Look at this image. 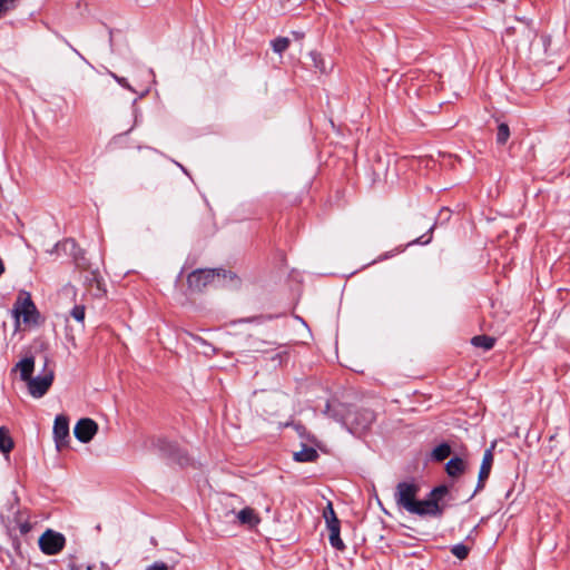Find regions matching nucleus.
I'll return each instance as SVG.
<instances>
[{
	"mask_svg": "<svg viewBox=\"0 0 570 570\" xmlns=\"http://www.w3.org/2000/svg\"><path fill=\"white\" fill-rule=\"evenodd\" d=\"M325 412L356 436L364 434L375 421L374 412L368 409H336L328 403Z\"/></svg>",
	"mask_w": 570,
	"mask_h": 570,
	"instance_id": "nucleus-1",
	"label": "nucleus"
},
{
	"mask_svg": "<svg viewBox=\"0 0 570 570\" xmlns=\"http://www.w3.org/2000/svg\"><path fill=\"white\" fill-rule=\"evenodd\" d=\"M227 277L230 281L236 278L235 275L230 272L227 273L225 269H197L188 275L187 284L190 289L200 292L209 285L224 286Z\"/></svg>",
	"mask_w": 570,
	"mask_h": 570,
	"instance_id": "nucleus-2",
	"label": "nucleus"
},
{
	"mask_svg": "<svg viewBox=\"0 0 570 570\" xmlns=\"http://www.w3.org/2000/svg\"><path fill=\"white\" fill-rule=\"evenodd\" d=\"M48 360L46 358L45 365H43V373L31 377L28 383V391L31 396L36 399L42 397L49 390V387L52 385L53 382V371L47 370Z\"/></svg>",
	"mask_w": 570,
	"mask_h": 570,
	"instance_id": "nucleus-3",
	"label": "nucleus"
},
{
	"mask_svg": "<svg viewBox=\"0 0 570 570\" xmlns=\"http://www.w3.org/2000/svg\"><path fill=\"white\" fill-rule=\"evenodd\" d=\"M419 487L414 482H400L396 485L395 501L396 504L405 509L409 513L414 508Z\"/></svg>",
	"mask_w": 570,
	"mask_h": 570,
	"instance_id": "nucleus-4",
	"label": "nucleus"
},
{
	"mask_svg": "<svg viewBox=\"0 0 570 570\" xmlns=\"http://www.w3.org/2000/svg\"><path fill=\"white\" fill-rule=\"evenodd\" d=\"M65 543L66 538L63 534L50 529L46 530L39 538V548L45 554L48 556L59 553L63 549Z\"/></svg>",
	"mask_w": 570,
	"mask_h": 570,
	"instance_id": "nucleus-5",
	"label": "nucleus"
},
{
	"mask_svg": "<svg viewBox=\"0 0 570 570\" xmlns=\"http://www.w3.org/2000/svg\"><path fill=\"white\" fill-rule=\"evenodd\" d=\"M445 507L441 503L435 502L429 494L424 500H415L414 508H412V514L420 517H434L441 518L444 513Z\"/></svg>",
	"mask_w": 570,
	"mask_h": 570,
	"instance_id": "nucleus-6",
	"label": "nucleus"
},
{
	"mask_svg": "<svg viewBox=\"0 0 570 570\" xmlns=\"http://www.w3.org/2000/svg\"><path fill=\"white\" fill-rule=\"evenodd\" d=\"M13 313L17 320L22 316L24 323H30L33 321V316L37 315L38 312L29 293L21 292L18 295L13 306Z\"/></svg>",
	"mask_w": 570,
	"mask_h": 570,
	"instance_id": "nucleus-7",
	"label": "nucleus"
},
{
	"mask_svg": "<svg viewBox=\"0 0 570 570\" xmlns=\"http://www.w3.org/2000/svg\"><path fill=\"white\" fill-rule=\"evenodd\" d=\"M53 440L56 448L60 451L67 446L70 440L69 420L66 415H57L53 423Z\"/></svg>",
	"mask_w": 570,
	"mask_h": 570,
	"instance_id": "nucleus-8",
	"label": "nucleus"
},
{
	"mask_svg": "<svg viewBox=\"0 0 570 570\" xmlns=\"http://www.w3.org/2000/svg\"><path fill=\"white\" fill-rule=\"evenodd\" d=\"M494 446H495V443H492L491 446L489 449H487L483 454V459H482L480 471H479L476 488H475L474 492L470 495L468 501L471 500L475 495L476 492H479L480 490H482L484 488V482L489 478L491 469H492V464H493Z\"/></svg>",
	"mask_w": 570,
	"mask_h": 570,
	"instance_id": "nucleus-9",
	"label": "nucleus"
},
{
	"mask_svg": "<svg viewBox=\"0 0 570 570\" xmlns=\"http://www.w3.org/2000/svg\"><path fill=\"white\" fill-rule=\"evenodd\" d=\"M97 431H98L97 423L91 419L85 417V419H80L77 422V424L73 429V434H75V438L79 442L88 443L89 441L92 440V438L95 436Z\"/></svg>",
	"mask_w": 570,
	"mask_h": 570,
	"instance_id": "nucleus-10",
	"label": "nucleus"
},
{
	"mask_svg": "<svg viewBox=\"0 0 570 570\" xmlns=\"http://www.w3.org/2000/svg\"><path fill=\"white\" fill-rule=\"evenodd\" d=\"M14 370H19L21 381L28 382L32 377L35 371V358L32 356L22 358L16 365Z\"/></svg>",
	"mask_w": 570,
	"mask_h": 570,
	"instance_id": "nucleus-11",
	"label": "nucleus"
},
{
	"mask_svg": "<svg viewBox=\"0 0 570 570\" xmlns=\"http://www.w3.org/2000/svg\"><path fill=\"white\" fill-rule=\"evenodd\" d=\"M326 528L330 531L328 540H330L331 546L338 551H344L346 547H345V543L343 542V540L341 539V524L338 523V524L327 525Z\"/></svg>",
	"mask_w": 570,
	"mask_h": 570,
	"instance_id": "nucleus-12",
	"label": "nucleus"
},
{
	"mask_svg": "<svg viewBox=\"0 0 570 570\" xmlns=\"http://www.w3.org/2000/svg\"><path fill=\"white\" fill-rule=\"evenodd\" d=\"M465 470V463L464 461L459 458L454 456L448 461L445 464V471L449 476L455 478L462 474Z\"/></svg>",
	"mask_w": 570,
	"mask_h": 570,
	"instance_id": "nucleus-13",
	"label": "nucleus"
},
{
	"mask_svg": "<svg viewBox=\"0 0 570 570\" xmlns=\"http://www.w3.org/2000/svg\"><path fill=\"white\" fill-rule=\"evenodd\" d=\"M237 519L242 524L255 527L259 523V518L252 508H244L237 513Z\"/></svg>",
	"mask_w": 570,
	"mask_h": 570,
	"instance_id": "nucleus-14",
	"label": "nucleus"
},
{
	"mask_svg": "<svg viewBox=\"0 0 570 570\" xmlns=\"http://www.w3.org/2000/svg\"><path fill=\"white\" fill-rule=\"evenodd\" d=\"M154 446L168 456H175L178 453L177 445L164 438L154 441Z\"/></svg>",
	"mask_w": 570,
	"mask_h": 570,
	"instance_id": "nucleus-15",
	"label": "nucleus"
},
{
	"mask_svg": "<svg viewBox=\"0 0 570 570\" xmlns=\"http://www.w3.org/2000/svg\"><path fill=\"white\" fill-rule=\"evenodd\" d=\"M317 458V451L311 446H304L301 451L294 453V460L296 462H313Z\"/></svg>",
	"mask_w": 570,
	"mask_h": 570,
	"instance_id": "nucleus-16",
	"label": "nucleus"
},
{
	"mask_svg": "<svg viewBox=\"0 0 570 570\" xmlns=\"http://www.w3.org/2000/svg\"><path fill=\"white\" fill-rule=\"evenodd\" d=\"M13 448V440L9 430L4 426L0 428V452L9 453Z\"/></svg>",
	"mask_w": 570,
	"mask_h": 570,
	"instance_id": "nucleus-17",
	"label": "nucleus"
},
{
	"mask_svg": "<svg viewBox=\"0 0 570 570\" xmlns=\"http://www.w3.org/2000/svg\"><path fill=\"white\" fill-rule=\"evenodd\" d=\"M450 454L451 446L446 442H443L433 449V451L431 452V459L433 461L441 462L445 460L448 456H450Z\"/></svg>",
	"mask_w": 570,
	"mask_h": 570,
	"instance_id": "nucleus-18",
	"label": "nucleus"
},
{
	"mask_svg": "<svg viewBox=\"0 0 570 570\" xmlns=\"http://www.w3.org/2000/svg\"><path fill=\"white\" fill-rule=\"evenodd\" d=\"M471 343L475 347H481L484 351H489L494 346L495 338L488 335H476L472 337Z\"/></svg>",
	"mask_w": 570,
	"mask_h": 570,
	"instance_id": "nucleus-19",
	"label": "nucleus"
},
{
	"mask_svg": "<svg viewBox=\"0 0 570 570\" xmlns=\"http://www.w3.org/2000/svg\"><path fill=\"white\" fill-rule=\"evenodd\" d=\"M323 518L325 520L326 527L340 523V520L336 517L332 502H328L327 505L325 507L323 511Z\"/></svg>",
	"mask_w": 570,
	"mask_h": 570,
	"instance_id": "nucleus-20",
	"label": "nucleus"
},
{
	"mask_svg": "<svg viewBox=\"0 0 570 570\" xmlns=\"http://www.w3.org/2000/svg\"><path fill=\"white\" fill-rule=\"evenodd\" d=\"M289 39L286 37H278L272 40L271 45L274 52L282 55L289 47Z\"/></svg>",
	"mask_w": 570,
	"mask_h": 570,
	"instance_id": "nucleus-21",
	"label": "nucleus"
},
{
	"mask_svg": "<svg viewBox=\"0 0 570 570\" xmlns=\"http://www.w3.org/2000/svg\"><path fill=\"white\" fill-rule=\"evenodd\" d=\"M510 137V129L509 126L504 122L500 124L498 126V132H497V142L499 145H504Z\"/></svg>",
	"mask_w": 570,
	"mask_h": 570,
	"instance_id": "nucleus-22",
	"label": "nucleus"
},
{
	"mask_svg": "<svg viewBox=\"0 0 570 570\" xmlns=\"http://www.w3.org/2000/svg\"><path fill=\"white\" fill-rule=\"evenodd\" d=\"M449 493V488L445 484L438 485L433 488L429 495L435 500V502L440 503L441 500Z\"/></svg>",
	"mask_w": 570,
	"mask_h": 570,
	"instance_id": "nucleus-23",
	"label": "nucleus"
},
{
	"mask_svg": "<svg viewBox=\"0 0 570 570\" xmlns=\"http://www.w3.org/2000/svg\"><path fill=\"white\" fill-rule=\"evenodd\" d=\"M451 552L458 559L463 560L469 554V548L463 543H458L451 548Z\"/></svg>",
	"mask_w": 570,
	"mask_h": 570,
	"instance_id": "nucleus-24",
	"label": "nucleus"
},
{
	"mask_svg": "<svg viewBox=\"0 0 570 570\" xmlns=\"http://www.w3.org/2000/svg\"><path fill=\"white\" fill-rule=\"evenodd\" d=\"M110 76L115 79V81L120 85L122 88L131 91V92H136V90L129 85L128 80L124 77H120L114 72H109Z\"/></svg>",
	"mask_w": 570,
	"mask_h": 570,
	"instance_id": "nucleus-25",
	"label": "nucleus"
},
{
	"mask_svg": "<svg viewBox=\"0 0 570 570\" xmlns=\"http://www.w3.org/2000/svg\"><path fill=\"white\" fill-rule=\"evenodd\" d=\"M71 316L78 321V322H83L85 320V307L81 306V305H76L73 306V308L71 309L70 312Z\"/></svg>",
	"mask_w": 570,
	"mask_h": 570,
	"instance_id": "nucleus-26",
	"label": "nucleus"
},
{
	"mask_svg": "<svg viewBox=\"0 0 570 570\" xmlns=\"http://www.w3.org/2000/svg\"><path fill=\"white\" fill-rule=\"evenodd\" d=\"M16 0H0V16L14 7Z\"/></svg>",
	"mask_w": 570,
	"mask_h": 570,
	"instance_id": "nucleus-27",
	"label": "nucleus"
},
{
	"mask_svg": "<svg viewBox=\"0 0 570 570\" xmlns=\"http://www.w3.org/2000/svg\"><path fill=\"white\" fill-rule=\"evenodd\" d=\"M146 570H169V566L164 561H155L153 564L148 566Z\"/></svg>",
	"mask_w": 570,
	"mask_h": 570,
	"instance_id": "nucleus-28",
	"label": "nucleus"
},
{
	"mask_svg": "<svg viewBox=\"0 0 570 570\" xmlns=\"http://www.w3.org/2000/svg\"><path fill=\"white\" fill-rule=\"evenodd\" d=\"M431 239H432L431 235L428 236V237H426V235H422V236L417 237L416 239L410 242L407 245L409 246L410 245H414V244L426 245V244H429L431 242Z\"/></svg>",
	"mask_w": 570,
	"mask_h": 570,
	"instance_id": "nucleus-29",
	"label": "nucleus"
},
{
	"mask_svg": "<svg viewBox=\"0 0 570 570\" xmlns=\"http://www.w3.org/2000/svg\"><path fill=\"white\" fill-rule=\"evenodd\" d=\"M17 522H18V528H19L21 534H26L30 531L31 525L28 521L18 520Z\"/></svg>",
	"mask_w": 570,
	"mask_h": 570,
	"instance_id": "nucleus-30",
	"label": "nucleus"
},
{
	"mask_svg": "<svg viewBox=\"0 0 570 570\" xmlns=\"http://www.w3.org/2000/svg\"><path fill=\"white\" fill-rule=\"evenodd\" d=\"M314 66L318 68L322 72L325 71V67L323 66L322 59L318 57L317 53H312Z\"/></svg>",
	"mask_w": 570,
	"mask_h": 570,
	"instance_id": "nucleus-31",
	"label": "nucleus"
},
{
	"mask_svg": "<svg viewBox=\"0 0 570 570\" xmlns=\"http://www.w3.org/2000/svg\"><path fill=\"white\" fill-rule=\"evenodd\" d=\"M60 39L81 59L86 60L85 57L62 36H60Z\"/></svg>",
	"mask_w": 570,
	"mask_h": 570,
	"instance_id": "nucleus-32",
	"label": "nucleus"
},
{
	"mask_svg": "<svg viewBox=\"0 0 570 570\" xmlns=\"http://www.w3.org/2000/svg\"><path fill=\"white\" fill-rule=\"evenodd\" d=\"M445 216V218L448 219L450 217V210L448 208H443L441 212H440V216Z\"/></svg>",
	"mask_w": 570,
	"mask_h": 570,
	"instance_id": "nucleus-33",
	"label": "nucleus"
},
{
	"mask_svg": "<svg viewBox=\"0 0 570 570\" xmlns=\"http://www.w3.org/2000/svg\"><path fill=\"white\" fill-rule=\"evenodd\" d=\"M391 256H392V255H391L390 253H385L383 256H381V257L379 258V261L386 259V258H389V257H391Z\"/></svg>",
	"mask_w": 570,
	"mask_h": 570,
	"instance_id": "nucleus-34",
	"label": "nucleus"
},
{
	"mask_svg": "<svg viewBox=\"0 0 570 570\" xmlns=\"http://www.w3.org/2000/svg\"><path fill=\"white\" fill-rule=\"evenodd\" d=\"M69 570H79V568L75 563H70Z\"/></svg>",
	"mask_w": 570,
	"mask_h": 570,
	"instance_id": "nucleus-35",
	"label": "nucleus"
},
{
	"mask_svg": "<svg viewBox=\"0 0 570 570\" xmlns=\"http://www.w3.org/2000/svg\"><path fill=\"white\" fill-rule=\"evenodd\" d=\"M176 165H177V166H178V167H179V168H180L185 174H187V175H188V173H187L186 168H185L183 165H180L179 163H176Z\"/></svg>",
	"mask_w": 570,
	"mask_h": 570,
	"instance_id": "nucleus-36",
	"label": "nucleus"
},
{
	"mask_svg": "<svg viewBox=\"0 0 570 570\" xmlns=\"http://www.w3.org/2000/svg\"><path fill=\"white\" fill-rule=\"evenodd\" d=\"M134 112H135V124H137V109L136 108L134 109Z\"/></svg>",
	"mask_w": 570,
	"mask_h": 570,
	"instance_id": "nucleus-37",
	"label": "nucleus"
},
{
	"mask_svg": "<svg viewBox=\"0 0 570 570\" xmlns=\"http://www.w3.org/2000/svg\"><path fill=\"white\" fill-rule=\"evenodd\" d=\"M147 92H148V90H146V91L141 92V94H140V96H139V98L145 97Z\"/></svg>",
	"mask_w": 570,
	"mask_h": 570,
	"instance_id": "nucleus-38",
	"label": "nucleus"
},
{
	"mask_svg": "<svg viewBox=\"0 0 570 570\" xmlns=\"http://www.w3.org/2000/svg\"><path fill=\"white\" fill-rule=\"evenodd\" d=\"M263 318H264V320H272V318H273V316H271V315H269V316H264Z\"/></svg>",
	"mask_w": 570,
	"mask_h": 570,
	"instance_id": "nucleus-39",
	"label": "nucleus"
},
{
	"mask_svg": "<svg viewBox=\"0 0 570 570\" xmlns=\"http://www.w3.org/2000/svg\"><path fill=\"white\" fill-rule=\"evenodd\" d=\"M94 566H88L86 570H92Z\"/></svg>",
	"mask_w": 570,
	"mask_h": 570,
	"instance_id": "nucleus-40",
	"label": "nucleus"
}]
</instances>
